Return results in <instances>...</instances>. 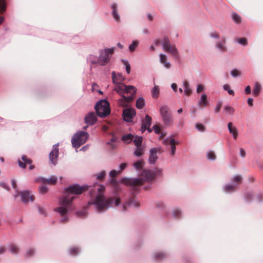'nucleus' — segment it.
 Listing matches in <instances>:
<instances>
[{
    "label": "nucleus",
    "mask_w": 263,
    "mask_h": 263,
    "mask_svg": "<svg viewBox=\"0 0 263 263\" xmlns=\"http://www.w3.org/2000/svg\"><path fill=\"white\" fill-rule=\"evenodd\" d=\"M90 187V194L92 198L88 204L94 205L98 212H103L109 207L114 205L117 206L120 203V198H105L104 195L105 187L104 185L95 183Z\"/></svg>",
    "instance_id": "obj_1"
},
{
    "label": "nucleus",
    "mask_w": 263,
    "mask_h": 263,
    "mask_svg": "<svg viewBox=\"0 0 263 263\" xmlns=\"http://www.w3.org/2000/svg\"><path fill=\"white\" fill-rule=\"evenodd\" d=\"M88 190L87 186H81L78 184L68 186L65 189V195L60 200V206L55 209V211L59 213L62 217L61 222L66 223L68 221L67 215L68 209L71 202L75 198L74 195H79Z\"/></svg>",
    "instance_id": "obj_2"
},
{
    "label": "nucleus",
    "mask_w": 263,
    "mask_h": 263,
    "mask_svg": "<svg viewBox=\"0 0 263 263\" xmlns=\"http://www.w3.org/2000/svg\"><path fill=\"white\" fill-rule=\"evenodd\" d=\"M115 48H105L104 50H101L100 51V55L98 60L97 61H91L92 64L99 63L102 66H104L107 64L110 60V58L114 53Z\"/></svg>",
    "instance_id": "obj_3"
},
{
    "label": "nucleus",
    "mask_w": 263,
    "mask_h": 263,
    "mask_svg": "<svg viewBox=\"0 0 263 263\" xmlns=\"http://www.w3.org/2000/svg\"><path fill=\"white\" fill-rule=\"evenodd\" d=\"M97 114L100 117H105L110 112L109 104L105 100L99 101L95 106Z\"/></svg>",
    "instance_id": "obj_4"
},
{
    "label": "nucleus",
    "mask_w": 263,
    "mask_h": 263,
    "mask_svg": "<svg viewBox=\"0 0 263 263\" xmlns=\"http://www.w3.org/2000/svg\"><path fill=\"white\" fill-rule=\"evenodd\" d=\"M89 136V134L85 132L80 131L77 133L71 139V143L73 147L78 148L85 143Z\"/></svg>",
    "instance_id": "obj_5"
},
{
    "label": "nucleus",
    "mask_w": 263,
    "mask_h": 263,
    "mask_svg": "<svg viewBox=\"0 0 263 263\" xmlns=\"http://www.w3.org/2000/svg\"><path fill=\"white\" fill-rule=\"evenodd\" d=\"M161 44L165 52H169L177 59L179 58L178 50L175 45H171L170 41L167 36L164 37V39L161 41Z\"/></svg>",
    "instance_id": "obj_6"
},
{
    "label": "nucleus",
    "mask_w": 263,
    "mask_h": 263,
    "mask_svg": "<svg viewBox=\"0 0 263 263\" xmlns=\"http://www.w3.org/2000/svg\"><path fill=\"white\" fill-rule=\"evenodd\" d=\"M160 113L165 125L172 124L173 118L168 106L166 105L162 106L160 108Z\"/></svg>",
    "instance_id": "obj_7"
},
{
    "label": "nucleus",
    "mask_w": 263,
    "mask_h": 263,
    "mask_svg": "<svg viewBox=\"0 0 263 263\" xmlns=\"http://www.w3.org/2000/svg\"><path fill=\"white\" fill-rule=\"evenodd\" d=\"M114 84H115L114 90L116 91L121 96L125 93H136V89L133 86H126L123 83H116Z\"/></svg>",
    "instance_id": "obj_8"
},
{
    "label": "nucleus",
    "mask_w": 263,
    "mask_h": 263,
    "mask_svg": "<svg viewBox=\"0 0 263 263\" xmlns=\"http://www.w3.org/2000/svg\"><path fill=\"white\" fill-rule=\"evenodd\" d=\"M122 182L126 185L131 186L133 191H137L139 187L143 184V180L141 178H123L122 179Z\"/></svg>",
    "instance_id": "obj_9"
},
{
    "label": "nucleus",
    "mask_w": 263,
    "mask_h": 263,
    "mask_svg": "<svg viewBox=\"0 0 263 263\" xmlns=\"http://www.w3.org/2000/svg\"><path fill=\"white\" fill-rule=\"evenodd\" d=\"M136 115V111L133 108H126L123 109V118L124 120L128 122L133 121L134 117Z\"/></svg>",
    "instance_id": "obj_10"
},
{
    "label": "nucleus",
    "mask_w": 263,
    "mask_h": 263,
    "mask_svg": "<svg viewBox=\"0 0 263 263\" xmlns=\"http://www.w3.org/2000/svg\"><path fill=\"white\" fill-rule=\"evenodd\" d=\"M152 123V118L149 115H146L145 119L142 121L141 132L143 133L147 129L149 133L152 132V129L150 128Z\"/></svg>",
    "instance_id": "obj_11"
},
{
    "label": "nucleus",
    "mask_w": 263,
    "mask_h": 263,
    "mask_svg": "<svg viewBox=\"0 0 263 263\" xmlns=\"http://www.w3.org/2000/svg\"><path fill=\"white\" fill-rule=\"evenodd\" d=\"M18 165L20 167L25 168L27 164H30L29 169L31 170L34 168L33 165H31L32 160L30 158H28L26 155H23L21 157V160L18 161Z\"/></svg>",
    "instance_id": "obj_12"
},
{
    "label": "nucleus",
    "mask_w": 263,
    "mask_h": 263,
    "mask_svg": "<svg viewBox=\"0 0 263 263\" xmlns=\"http://www.w3.org/2000/svg\"><path fill=\"white\" fill-rule=\"evenodd\" d=\"M17 195L15 196L16 198L18 195L21 196L22 200L24 203H27L29 200L33 201L34 200V196L32 195H30L29 191H25L18 193V191H16Z\"/></svg>",
    "instance_id": "obj_13"
},
{
    "label": "nucleus",
    "mask_w": 263,
    "mask_h": 263,
    "mask_svg": "<svg viewBox=\"0 0 263 263\" xmlns=\"http://www.w3.org/2000/svg\"><path fill=\"white\" fill-rule=\"evenodd\" d=\"M97 120V117L94 112H89L85 117V123L88 125H92L94 124Z\"/></svg>",
    "instance_id": "obj_14"
},
{
    "label": "nucleus",
    "mask_w": 263,
    "mask_h": 263,
    "mask_svg": "<svg viewBox=\"0 0 263 263\" xmlns=\"http://www.w3.org/2000/svg\"><path fill=\"white\" fill-rule=\"evenodd\" d=\"M59 156L58 145H54L53 146V149L49 154V159L51 162L54 165L57 163V160Z\"/></svg>",
    "instance_id": "obj_15"
},
{
    "label": "nucleus",
    "mask_w": 263,
    "mask_h": 263,
    "mask_svg": "<svg viewBox=\"0 0 263 263\" xmlns=\"http://www.w3.org/2000/svg\"><path fill=\"white\" fill-rule=\"evenodd\" d=\"M141 176L144 178L147 181H151L155 178V174L152 171L143 170L141 173Z\"/></svg>",
    "instance_id": "obj_16"
},
{
    "label": "nucleus",
    "mask_w": 263,
    "mask_h": 263,
    "mask_svg": "<svg viewBox=\"0 0 263 263\" xmlns=\"http://www.w3.org/2000/svg\"><path fill=\"white\" fill-rule=\"evenodd\" d=\"M157 150L155 148H152L149 151L148 162L151 164H155L158 159L157 156Z\"/></svg>",
    "instance_id": "obj_17"
},
{
    "label": "nucleus",
    "mask_w": 263,
    "mask_h": 263,
    "mask_svg": "<svg viewBox=\"0 0 263 263\" xmlns=\"http://www.w3.org/2000/svg\"><path fill=\"white\" fill-rule=\"evenodd\" d=\"M112 80L113 83H122L124 80V78L120 73L116 74L115 71L111 72Z\"/></svg>",
    "instance_id": "obj_18"
},
{
    "label": "nucleus",
    "mask_w": 263,
    "mask_h": 263,
    "mask_svg": "<svg viewBox=\"0 0 263 263\" xmlns=\"http://www.w3.org/2000/svg\"><path fill=\"white\" fill-rule=\"evenodd\" d=\"M40 181L45 184L48 183L50 185H55L58 181V178L55 176L50 177L49 179H46L44 178H41L39 180Z\"/></svg>",
    "instance_id": "obj_19"
},
{
    "label": "nucleus",
    "mask_w": 263,
    "mask_h": 263,
    "mask_svg": "<svg viewBox=\"0 0 263 263\" xmlns=\"http://www.w3.org/2000/svg\"><path fill=\"white\" fill-rule=\"evenodd\" d=\"M228 127L230 134H232L234 139H236L238 137V130L236 127L233 126V123L229 122L228 124Z\"/></svg>",
    "instance_id": "obj_20"
},
{
    "label": "nucleus",
    "mask_w": 263,
    "mask_h": 263,
    "mask_svg": "<svg viewBox=\"0 0 263 263\" xmlns=\"http://www.w3.org/2000/svg\"><path fill=\"white\" fill-rule=\"evenodd\" d=\"M6 4L5 0H0V13H3L6 10ZM5 20V17L0 16V25L3 24Z\"/></svg>",
    "instance_id": "obj_21"
},
{
    "label": "nucleus",
    "mask_w": 263,
    "mask_h": 263,
    "mask_svg": "<svg viewBox=\"0 0 263 263\" xmlns=\"http://www.w3.org/2000/svg\"><path fill=\"white\" fill-rule=\"evenodd\" d=\"M111 8L112 9V16H113L114 19L117 22H119L120 21V16L118 13L117 4H113L111 5Z\"/></svg>",
    "instance_id": "obj_22"
},
{
    "label": "nucleus",
    "mask_w": 263,
    "mask_h": 263,
    "mask_svg": "<svg viewBox=\"0 0 263 263\" xmlns=\"http://www.w3.org/2000/svg\"><path fill=\"white\" fill-rule=\"evenodd\" d=\"M261 86L259 82H256L253 90V94L254 97H257L261 90Z\"/></svg>",
    "instance_id": "obj_23"
},
{
    "label": "nucleus",
    "mask_w": 263,
    "mask_h": 263,
    "mask_svg": "<svg viewBox=\"0 0 263 263\" xmlns=\"http://www.w3.org/2000/svg\"><path fill=\"white\" fill-rule=\"evenodd\" d=\"M183 85L184 88L185 94L187 96H190L192 93V90L190 87V84L189 82L187 80H185L183 82Z\"/></svg>",
    "instance_id": "obj_24"
},
{
    "label": "nucleus",
    "mask_w": 263,
    "mask_h": 263,
    "mask_svg": "<svg viewBox=\"0 0 263 263\" xmlns=\"http://www.w3.org/2000/svg\"><path fill=\"white\" fill-rule=\"evenodd\" d=\"M120 173V172H117L116 170H112L109 173V176L111 178L110 180V183L111 184L116 185V179H115L116 176Z\"/></svg>",
    "instance_id": "obj_25"
},
{
    "label": "nucleus",
    "mask_w": 263,
    "mask_h": 263,
    "mask_svg": "<svg viewBox=\"0 0 263 263\" xmlns=\"http://www.w3.org/2000/svg\"><path fill=\"white\" fill-rule=\"evenodd\" d=\"M226 40L224 39L221 42H218L216 43V46L218 49H219L222 52H225L227 51V47L225 46Z\"/></svg>",
    "instance_id": "obj_26"
},
{
    "label": "nucleus",
    "mask_w": 263,
    "mask_h": 263,
    "mask_svg": "<svg viewBox=\"0 0 263 263\" xmlns=\"http://www.w3.org/2000/svg\"><path fill=\"white\" fill-rule=\"evenodd\" d=\"M208 104V101L207 100V96L205 94H203L201 96L200 100L198 102V105L200 107L205 106Z\"/></svg>",
    "instance_id": "obj_27"
},
{
    "label": "nucleus",
    "mask_w": 263,
    "mask_h": 263,
    "mask_svg": "<svg viewBox=\"0 0 263 263\" xmlns=\"http://www.w3.org/2000/svg\"><path fill=\"white\" fill-rule=\"evenodd\" d=\"M134 136L131 134H128L127 135H125L122 136V140H123L126 143H130L133 140Z\"/></svg>",
    "instance_id": "obj_28"
},
{
    "label": "nucleus",
    "mask_w": 263,
    "mask_h": 263,
    "mask_svg": "<svg viewBox=\"0 0 263 263\" xmlns=\"http://www.w3.org/2000/svg\"><path fill=\"white\" fill-rule=\"evenodd\" d=\"M232 181L233 182L235 183L236 184L235 185L237 186L241 183L242 177L241 175H236L232 178Z\"/></svg>",
    "instance_id": "obj_29"
},
{
    "label": "nucleus",
    "mask_w": 263,
    "mask_h": 263,
    "mask_svg": "<svg viewBox=\"0 0 263 263\" xmlns=\"http://www.w3.org/2000/svg\"><path fill=\"white\" fill-rule=\"evenodd\" d=\"M232 18L236 24H240L241 22V17L235 12H232Z\"/></svg>",
    "instance_id": "obj_30"
},
{
    "label": "nucleus",
    "mask_w": 263,
    "mask_h": 263,
    "mask_svg": "<svg viewBox=\"0 0 263 263\" xmlns=\"http://www.w3.org/2000/svg\"><path fill=\"white\" fill-rule=\"evenodd\" d=\"M136 105L138 109L143 108L145 105L144 100L142 98H138L136 101Z\"/></svg>",
    "instance_id": "obj_31"
},
{
    "label": "nucleus",
    "mask_w": 263,
    "mask_h": 263,
    "mask_svg": "<svg viewBox=\"0 0 263 263\" xmlns=\"http://www.w3.org/2000/svg\"><path fill=\"white\" fill-rule=\"evenodd\" d=\"M143 153L144 149L141 146H136V148L135 149L134 152V155L135 156H136L137 157H140L142 155H143Z\"/></svg>",
    "instance_id": "obj_32"
},
{
    "label": "nucleus",
    "mask_w": 263,
    "mask_h": 263,
    "mask_svg": "<svg viewBox=\"0 0 263 263\" xmlns=\"http://www.w3.org/2000/svg\"><path fill=\"white\" fill-rule=\"evenodd\" d=\"M176 144V142L174 138L171 139L170 141V144L171 145V155L172 156H174L175 154Z\"/></svg>",
    "instance_id": "obj_33"
},
{
    "label": "nucleus",
    "mask_w": 263,
    "mask_h": 263,
    "mask_svg": "<svg viewBox=\"0 0 263 263\" xmlns=\"http://www.w3.org/2000/svg\"><path fill=\"white\" fill-rule=\"evenodd\" d=\"M133 140L134 144L136 146H141L142 142V137L139 136H136Z\"/></svg>",
    "instance_id": "obj_34"
},
{
    "label": "nucleus",
    "mask_w": 263,
    "mask_h": 263,
    "mask_svg": "<svg viewBox=\"0 0 263 263\" xmlns=\"http://www.w3.org/2000/svg\"><path fill=\"white\" fill-rule=\"evenodd\" d=\"M144 164V161L143 160H140L139 161L135 162L133 164V166L137 170H139V169H141L142 168Z\"/></svg>",
    "instance_id": "obj_35"
},
{
    "label": "nucleus",
    "mask_w": 263,
    "mask_h": 263,
    "mask_svg": "<svg viewBox=\"0 0 263 263\" xmlns=\"http://www.w3.org/2000/svg\"><path fill=\"white\" fill-rule=\"evenodd\" d=\"M152 95L154 98H157L159 95V89L158 86H155L152 90Z\"/></svg>",
    "instance_id": "obj_36"
},
{
    "label": "nucleus",
    "mask_w": 263,
    "mask_h": 263,
    "mask_svg": "<svg viewBox=\"0 0 263 263\" xmlns=\"http://www.w3.org/2000/svg\"><path fill=\"white\" fill-rule=\"evenodd\" d=\"M236 185L235 184H228L225 186L224 189L227 192H234L236 190Z\"/></svg>",
    "instance_id": "obj_37"
},
{
    "label": "nucleus",
    "mask_w": 263,
    "mask_h": 263,
    "mask_svg": "<svg viewBox=\"0 0 263 263\" xmlns=\"http://www.w3.org/2000/svg\"><path fill=\"white\" fill-rule=\"evenodd\" d=\"M39 191L40 194L42 195H44L46 194L48 191V189L47 187V186L45 185H42L39 186Z\"/></svg>",
    "instance_id": "obj_38"
},
{
    "label": "nucleus",
    "mask_w": 263,
    "mask_h": 263,
    "mask_svg": "<svg viewBox=\"0 0 263 263\" xmlns=\"http://www.w3.org/2000/svg\"><path fill=\"white\" fill-rule=\"evenodd\" d=\"M106 176V172L103 171L96 175L97 179L98 180L102 181Z\"/></svg>",
    "instance_id": "obj_39"
},
{
    "label": "nucleus",
    "mask_w": 263,
    "mask_h": 263,
    "mask_svg": "<svg viewBox=\"0 0 263 263\" xmlns=\"http://www.w3.org/2000/svg\"><path fill=\"white\" fill-rule=\"evenodd\" d=\"M128 205H133L135 207H138L140 205V203L136 201L134 199H131L127 202Z\"/></svg>",
    "instance_id": "obj_40"
},
{
    "label": "nucleus",
    "mask_w": 263,
    "mask_h": 263,
    "mask_svg": "<svg viewBox=\"0 0 263 263\" xmlns=\"http://www.w3.org/2000/svg\"><path fill=\"white\" fill-rule=\"evenodd\" d=\"M10 251L13 254L17 253L19 251V248L14 245L10 246Z\"/></svg>",
    "instance_id": "obj_41"
},
{
    "label": "nucleus",
    "mask_w": 263,
    "mask_h": 263,
    "mask_svg": "<svg viewBox=\"0 0 263 263\" xmlns=\"http://www.w3.org/2000/svg\"><path fill=\"white\" fill-rule=\"evenodd\" d=\"M139 44L138 41H135L133 42L132 44H130L129 46V49L131 52L134 51L136 48L138 46Z\"/></svg>",
    "instance_id": "obj_42"
},
{
    "label": "nucleus",
    "mask_w": 263,
    "mask_h": 263,
    "mask_svg": "<svg viewBox=\"0 0 263 263\" xmlns=\"http://www.w3.org/2000/svg\"><path fill=\"white\" fill-rule=\"evenodd\" d=\"M128 102L126 101V100L124 98L122 97L119 100V104L120 106L122 107H126L128 105Z\"/></svg>",
    "instance_id": "obj_43"
},
{
    "label": "nucleus",
    "mask_w": 263,
    "mask_h": 263,
    "mask_svg": "<svg viewBox=\"0 0 263 263\" xmlns=\"http://www.w3.org/2000/svg\"><path fill=\"white\" fill-rule=\"evenodd\" d=\"M116 141V138L113 137L110 141L107 143V144L109 145L111 148L114 149L116 147V145L114 143Z\"/></svg>",
    "instance_id": "obj_44"
},
{
    "label": "nucleus",
    "mask_w": 263,
    "mask_h": 263,
    "mask_svg": "<svg viewBox=\"0 0 263 263\" xmlns=\"http://www.w3.org/2000/svg\"><path fill=\"white\" fill-rule=\"evenodd\" d=\"M129 94L130 95L128 97H126L124 95L121 96L124 98L128 103L134 100V96L135 95V93L133 94L132 93Z\"/></svg>",
    "instance_id": "obj_45"
},
{
    "label": "nucleus",
    "mask_w": 263,
    "mask_h": 263,
    "mask_svg": "<svg viewBox=\"0 0 263 263\" xmlns=\"http://www.w3.org/2000/svg\"><path fill=\"white\" fill-rule=\"evenodd\" d=\"M166 255L163 252H158L155 254V257L156 259H161L165 257Z\"/></svg>",
    "instance_id": "obj_46"
},
{
    "label": "nucleus",
    "mask_w": 263,
    "mask_h": 263,
    "mask_svg": "<svg viewBox=\"0 0 263 263\" xmlns=\"http://www.w3.org/2000/svg\"><path fill=\"white\" fill-rule=\"evenodd\" d=\"M223 89L227 91L231 95H234V92L233 90L230 89V87L228 84H225L223 86Z\"/></svg>",
    "instance_id": "obj_47"
},
{
    "label": "nucleus",
    "mask_w": 263,
    "mask_h": 263,
    "mask_svg": "<svg viewBox=\"0 0 263 263\" xmlns=\"http://www.w3.org/2000/svg\"><path fill=\"white\" fill-rule=\"evenodd\" d=\"M207 157L209 159L214 160L216 159V155L212 151H209L208 153Z\"/></svg>",
    "instance_id": "obj_48"
},
{
    "label": "nucleus",
    "mask_w": 263,
    "mask_h": 263,
    "mask_svg": "<svg viewBox=\"0 0 263 263\" xmlns=\"http://www.w3.org/2000/svg\"><path fill=\"white\" fill-rule=\"evenodd\" d=\"M224 108L227 112H229L230 114H233L235 111L234 108L230 106H226L224 107Z\"/></svg>",
    "instance_id": "obj_49"
},
{
    "label": "nucleus",
    "mask_w": 263,
    "mask_h": 263,
    "mask_svg": "<svg viewBox=\"0 0 263 263\" xmlns=\"http://www.w3.org/2000/svg\"><path fill=\"white\" fill-rule=\"evenodd\" d=\"M196 128L199 131L204 132L205 130L204 126L202 124L198 123L196 124Z\"/></svg>",
    "instance_id": "obj_50"
},
{
    "label": "nucleus",
    "mask_w": 263,
    "mask_h": 263,
    "mask_svg": "<svg viewBox=\"0 0 263 263\" xmlns=\"http://www.w3.org/2000/svg\"><path fill=\"white\" fill-rule=\"evenodd\" d=\"M231 74L233 77H236L240 76V72L237 69H233L231 71Z\"/></svg>",
    "instance_id": "obj_51"
},
{
    "label": "nucleus",
    "mask_w": 263,
    "mask_h": 263,
    "mask_svg": "<svg viewBox=\"0 0 263 263\" xmlns=\"http://www.w3.org/2000/svg\"><path fill=\"white\" fill-rule=\"evenodd\" d=\"M70 253L72 255H76L79 253V249L76 247H72L70 249Z\"/></svg>",
    "instance_id": "obj_52"
},
{
    "label": "nucleus",
    "mask_w": 263,
    "mask_h": 263,
    "mask_svg": "<svg viewBox=\"0 0 263 263\" xmlns=\"http://www.w3.org/2000/svg\"><path fill=\"white\" fill-rule=\"evenodd\" d=\"M160 56V61L161 63H162L163 62L167 61V57L165 54L161 53L159 55Z\"/></svg>",
    "instance_id": "obj_53"
},
{
    "label": "nucleus",
    "mask_w": 263,
    "mask_h": 263,
    "mask_svg": "<svg viewBox=\"0 0 263 263\" xmlns=\"http://www.w3.org/2000/svg\"><path fill=\"white\" fill-rule=\"evenodd\" d=\"M238 42L242 45H246L247 44V40L246 38H240L238 40Z\"/></svg>",
    "instance_id": "obj_54"
},
{
    "label": "nucleus",
    "mask_w": 263,
    "mask_h": 263,
    "mask_svg": "<svg viewBox=\"0 0 263 263\" xmlns=\"http://www.w3.org/2000/svg\"><path fill=\"white\" fill-rule=\"evenodd\" d=\"M173 213L174 217L177 218V217H179V216L181 214V212L178 209H175L173 211Z\"/></svg>",
    "instance_id": "obj_55"
},
{
    "label": "nucleus",
    "mask_w": 263,
    "mask_h": 263,
    "mask_svg": "<svg viewBox=\"0 0 263 263\" xmlns=\"http://www.w3.org/2000/svg\"><path fill=\"white\" fill-rule=\"evenodd\" d=\"M123 63L125 65L126 71L127 73H129L130 71V66L129 64L125 61H124Z\"/></svg>",
    "instance_id": "obj_56"
},
{
    "label": "nucleus",
    "mask_w": 263,
    "mask_h": 263,
    "mask_svg": "<svg viewBox=\"0 0 263 263\" xmlns=\"http://www.w3.org/2000/svg\"><path fill=\"white\" fill-rule=\"evenodd\" d=\"M153 129L156 134H160L161 132V128L158 125H154L153 126Z\"/></svg>",
    "instance_id": "obj_57"
},
{
    "label": "nucleus",
    "mask_w": 263,
    "mask_h": 263,
    "mask_svg": "<svg viewBox=\"0 0 263 263\" xmlns=\"http://www.w3.org/2000/svg\"><path fill=\"white\" fill-rule=\"evenodd\" d=\"M35 251L33 249L30 248L26 252V256H31L34 254Z\"/></svg>",
    "instance_id": "obj_58"
},
{
    "label": "nucleus",
    "mask_w": 263,
    "mask_h": 263,
    "mask_svg": "<svg viewBox=\"0 0 263 263\" xmlns=\"http://www.w3.org/2000/svg\"><path fill=\"white\" fill-rule=\"evenodd\" d=\"M221 106H222V103L221 102H218L217 103L216 107L215 108V112L217 113V112H219V111L221 108Z\"/></svg>",
    "instance_id": "obj_59"
},
{
    "label": "nucleus",
    "mask_w": 263,
    "mask_h": 263,
    "mask_svg": "<svg viewBox=\"0 0 263 263\" xmlns=\"http://www.w3.org/2000/svg\"><path fill=\"white\" fill-rule=\"evenodd\" d=\"M211 37L215 39H218L219 38V34L216 32H212L210 34Z\"/></svg>",
    "instance_id": "obj_60"
},
{
    "label": "nucleus",
    "mask_w": 263,
    "mask_h": 263,
    "mask_svg": "<svg viewBox=\"0 0 263 263\" xmlns=\"http://www.w3.org/2000/svg\"><path fill=\"white\" fill-rule=\"evenodd\" d=\"M0 186L3 187L4 189H5L6 190H9V187L8 186V185L5 182H0Z\"/></svg>",
    "instance_id": "obj_61"
},
{
    "label": "nucleus",
    "mask_w": 263,
    "mask_h": 263,
    "mask_svg": "<svg viewBox=\"0 0 263 263\" xmlns=\"http://www.w3.org/2000/svg\"><path fill=\"white\" fill-rule=\"evenodd\" d=\"M203 86L201 84L198 85L197 88V92L200 93V92L202 91L203 90Z\"/></svg>",
    "instance_id": "obj_62"
},
{
    "label": "nucleus",
    "mask_w": 263,
    "mask_h": 263,
    "mask_svg": "<svg viewBox=\"0 0 263 263\" xmlns=\"http://www.w3.org/2000/svg\"><path fill=\"white\" fill-rule=\"evenodd\" d=\"M162 64H163L165 67L166 68H170L171 66V64L167 62V61L163 62Z\"/></svg>",
    "instance_id": "obj_63"
},
{
    "label": "nucleus",
    "mask_w": 263,
    "mask_h": 263,
    "mask_svg": "<svg viewBox=\"0 0 263 263\" xmlns=\"http://www.w3.org/2000/svg\"><path fill=\"white\" fill-rule=\"evenodd\" d=\"M240 155L243 158H244L246 156V152L242 148L240 149Z\"/></svg>",
    "instance_id": "obj_64"
}]
</instances>
